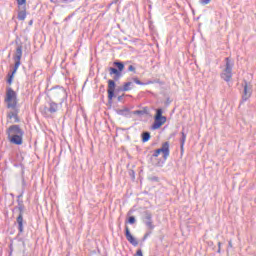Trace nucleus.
Returning <instances> with one entry per match:
<instances>
[{
    "label": "nucleus",
    "mask_w": 256,
    "mask_h": 256,
    "mask_svg": "<svg viewBox=\"0 0 256 256\" xmlns=\"http://www.w3.org/2000/svg\"><path fill=\"white\" fill-rule=\"evenodd\" d=\"M226 64L225 68L221 73V78L226 81V83H229L233 77V67L235 63L229 58H225Z\"/></svg>",
    "instance_id": "1"
},
{
    "label": "nucleus",
    "mask_w": 256,
    "mask_h": 256,
    "mask_svg": "<svg viewBox=\"0 0 256 256\" xmlns=\"http://www.w3.org/2000/svg\"><path fill=\"white\" fill-rule=\"evenodd\" d=\"M52 97L55 101H60V107H63V103L67 101V90L61 86L54 87L52 89Z\"/></svg>",
    "instance_id": "2"
},
{
    "label": "nucleus",
    "mask_w": 256,
    "mask_h": 256,
    "mask_svg": "<svg viewBox=\"0 0 256 256\" xmlns=\"http://www.w3.org/2000/svg\"><path fill=\"white\" fill-rule=\"evenodd\" d=\"M5 102L7 103L8 109L17 108V93L13 89H7Z\"/></svg>",
    "instance_id": "3"
},
{
    "label": "nucleus",
    "mask_w": 256,
    "mask_h": 256,
    "mask_svg": "<svg viewBox=\"0 0 256 256\" xmlns=\"http://www.w3.org/2000/svg\"><path fill=\"white\" fill-rule=\"evenodd\" d=\"M167 123V117L163 116V109L158 108L156 110V115L154 117V123L152 125V129L156 130L162 127Z\"/></svg>",
    "instance_id": "4"
},
{
    "label": "nucleus",
    "mask_w": 256,
    "mask_h": 256,
    "mask_svg": "<svg viewBox=\"0 0 256 256\" xmlns=\"http://www.w3.org/2000/svg\"><path fill=\"white\" fill-rule=\"evenodd\" d=\"M161 153L163 154L164 160L166 161L167 157H169V142H165L162 144V147L155 150L151 156V162L153 163L154 159H157V157H159V155H161Z\"/></svg>",
    "instance_id": "5"
},
{
    "label": "nucleus",
    "mask_w": 256,
    "mask_h": 256,
    "mask_svg": "<svg viewBox=\"0 0 256 256\" xmlns=\"http://www.w3.org/2000/svg\"><path fill=\"white\" fill-rule=\"evenodd\" d=\"M115 67H110V75H114V81H119L121 77H123V69H125V64L123 62H114Z\"/></svg>",
    "instance_id": "6"
},
{
    "label": "nucleus",
    "mask_w": 256,
    "mask_h": 256,
    "mask_svg": "<svg viewBox=\"0 0 256 256\" xmlns=\"http://www.w3.org/2000/svg\"><path fill=\"white\" fill-rule=\"evenodd\" d=\"M16 3L19 9H22L18 11V20L25 21L27 19V0H16Z\"/></svg>",
    "instance_id": "7"
},
{
    "label": "nucleus",
    "mask_w": 256,
    "mask_h": 256,
    "mask_svg": "<svg viewBox=\"0 0 256 256\" xmlns=\"http://www.w3.org/2000/svg\"><path fill=\"white\" fill-rule=\"evenodd\" d=\"M142 221L148 229H155V225L153 224V215L151 214V212H144Z\"/></svg>",
    "instance_id": "8"
},
{
    "label": "nucleus",
    "mask_w": 256,
    "mask_h": 256,
    "mask_svg": "<svg viewBox=\"0 0 256 256\" xmlns=\"http://www.w3.org/2000/svg\"><path fill=\"white\" fill-rule=\"evenodd\" d=\"M115 97V81L108 80V103H113Z\"/></svg>",
    "instance_id": "9"
},
{
    "label": "nucleus",
    "mask_w": 256,
    "mask_h": 256,
    "mask_svg": "<svg viewBox=\"0 0 256 256\" xmlns=\"http://www.w3.org/2000/svg\"><path fill=\"white\" fill-rule=\"evenodd\" d=\"M253 94V89L245 82L244 84V91L242 94V103H245V101H249L251 98V95Z\"/></svg>",
    "instance_id": "10"
},
{
    "label": "nucleus",
    "mask_w": 256,
    "mask_h": 256,
    "mask_svg": "<svg viewBox=\"0 0 256 256\" xmlns=\"http://www.w3.org/2000/svg\"><path fill=\"white\" fill-rule=\"evenodd\" d=\"M125 235H126L127 241H129L131 245H133L134 247H137V245H139V241H137V239L133 237V235L131 234V231L129 230V227L127 226L125 227Z\"/></svg>",
    "instance_id": "11"
},
{
    "label": "nucleus",
    "mask_w": 256,
    "mask_h": 256,
    "mask_svg": "<svg viewBox=\"0 0 256 256\" xmlns=\"http://www.w3.org/2000/svg\"><path fill=\"white\" fill-rule=\"evenodd\" d=\"M25 132L22 131L21 127L19 125H12L9 128V135L14 136V135H24Z\"/></svg>",
    "instance_id": "12"
},
{
    "label": "nucleus",
    "mask_w": 256,
    "mask_h": 256,
    "mask_svg": "<svg viewBox=\"0 0 256 256\" xmlns=\"http://www.w3.org/2000/svg\"><path fill=\"white\" fill-rule=\"evenodd\" d=\"M48 105H49V108H48L49 113H57V111H59V107H62L61 102L57 104L56 102L49 101Z\"/></svg>",
    "instance_id": "13"
},
{
    "label": "nucleus",
    "mask_w": 256,
    "mask_h": 256,
    "mask_svg": "<svg viewBox=\"0 0 256 256\" xmlns=\"http://www.w3.org/2000/svg\"><path fill=\"white\" fill-rule=\"evenodd\" d=\"M11 143H14V145H23V135H14L10 136Z\"/></svg>",
    "instance_id": "14"
},
{
    "label": "nucleus",
    "mask_w": 256,
    "mask_h": 256,
    "mask_svg": "<svg viewBox=\"0 0 256 256\" xmlns=\"http://www.w3.org/2000/svg\"><path fill=\"white\" fill-rule=\"evenodd\" d=\"M21 57H23V46H18L16 48L15 55L13 56L14 61H21Z\"/></svg>",
    "instance_id": "15"
},
{
    "label": "nucleus",
    "mask_w": 256,
    "mask_h": 256,
    "mask_svg": "<svg viewBox=\"0 0 256 256\" xmlns=\"http://www.w3.org/2000/svg\"><path fill=\"white\" fill-rule=\"evenodd\" d=\"M117 115H121L122 117H129L131 111L129 108H123L116 111Z\"/></svg>",
    "instance_id": "16"
},
{
    "label": "nucleus",
    "mask_w": 256,
    "mask_h": 256,
    "mask_svg": "<svg viewBox=\"0 0 256 256\" xmlns=\"http://www.w3.org/2000/svg\"><path fill=\"white\" fill-rule=\"evenodd\" d=\"M17 223L19 233H23V214H19V216L17 217Z\"/></svg>",
    "instance_id": "17"
},
{
    "label": "nucleus",
    "mask_w": 256,
    "mask_h": 256,
    "mask_svg": "<svg viewBox=\"0 0 256 256\" xmlns=\"http://www.w3.org/2000/svg\"><path fill=\"white\" fill-rule=\"evenodd\" d=\"M134 83H136V85H153V83H155L154 81H147V82H141V80H139V78H133Z\"/></svg>",
    "instance_id": "18"
},
{
    "label": "nucleus",
    "mask_w": 256,
    "mask_h": 256,
    "mask_svg": "<svg viewBox=\"0 0 256 256\" xmlns=\"http://www.w3.org/2000/svg\"><path fill=\"white\" fill-rule=\"evenodd\" d=\"M181 139H180V147H181V150L183 151V147H185V141H187V134H185V132H181Z\"/></svg>",
    "instance_id": "19"
},
{
    "label": "nucleus",
    "mask_w": 256,
    "mask_h": 256,
    "mask_svg": "<svg viewBox=\"0 0 256 256\" xmlns=\"http://www.w3.org/2000/svg\"><path fill=\"white\" fill-rule=\"evenodd\" d=\"M151 139V133L149 132H143L142 133V143H147Z\"/></svg>",
    "instance_id": "20"
},
{
    "label": "nucleus",
    "mask_w": 256,
    "mask_h": 256,
    "mask_svg": "<svg viewBox=\"0 0 256 256\" xmlns=\"http://www.w3.org/2000/svg\"><path fill=\"white\" fill-rule=\"evenodd\" d=\"M14 68L12 71V75H15V73H17V69H19V67H21V60H14Z\"/></svg>",
    "instance_id": "21"
},
{
    "label": "nucleus",
    "mask_w": 256,
    "mask_h": 256,
    "mask_svg": "<svg viewBox=\"0 0 256 256\" xmlns=\"http://www.w3.org/2000/svg\"><path fill=\"white\" fill-rule=\"evenodd\" d=\"M147 113L146 110H135L131 112L132 115H137L138 117H143Z\"/></svg>",
    "instance_id": "22"
},
{
    "label": "nucleus",
    "mask_w": 256,
    "mask_h": 256,
    "mask_svg": "<svg viewBox=\"0 0 256 256\" xmlns=\"http://www.w3.org/2000/svg\"><path fill=\"white\" fill-rule=\"evenodd\" d=\"M131 85H133L132 82H126L124 83L123 87H122V91H131Z\"/></svg>",
    "instance_id": "23"
},
{
    "label": "nucleus",
    "mask_w": 256,
    "mask_h": 256,
    "mask_svg": "<svg viewBox=\"0 0 256 256\" xmlns=\"http://www.w3.org/2000/svg\"><path fill=\"white\" fill-rule=\"evenodd\" d=\"M8 117L9 119H15V121H19V118H17V112H10Z\"/></svg>",
    "instance_id": "24"
},
{
    "label": "nucleus",
    "mask_w": 256,
    "mask_h": 256,
    "mask_svg": "<svg viewBox=\"0 0 256 256\" xmlns=\"http://www.w3.org/2000/svg\"><path fill=\"white\" fill-rule=\"evenodd\" d=\"M149 181H153V182L157 183V182H159V177H157V176H150L149 177Z\"/></svg>",
    "instance_id": "25"
},
{
    "label": "nucleus",
    "mask_w": 256,
    "mask_h": 256,
    "mask_svg": "<svg viewBox=\"0 0 256 256\" xmlns=\"http://www.w3.org/2000/svg\"><path fill=\"white\" fill-rule=\"evenodd\" d=\"M200 5H209L211 3V0H200Z\"/></svg>",
    "instance_id": "26"
},
{
    "label": "nucleus",
    "mask_w": 256,
    "mask_h": 256,
    "mask_svg": "<svg viewBox=\"0 0 256 256\" xmlns=\"http://www.w3.org/2000/svg\"><path fill=\"white\" fill-rule=\"evenodd\" d=\"M128 222L130 223V225H133V223H135V218L133 216H130Z\"/></svg>",
    "instance_id": "27"
},
{
    "label": "nucleus",
    "mask_w": 256,
    "mask_h": 256,
    "mask_svg": "<svg viewBox=\"0 0 256 256\" xmlns=\"http://www.w3.org/2000/svg\"><path fill=\"white\" fill-rule=\"evenodd\" d=\"M128 71H132L133 73H135V67L133 65H130L128 67Z\"/></svg>",
    "instance_id": "28"
},
{
    "label": "nucleus",
    "mask_w": 256,
    "mask_h": 256,
    "mask_svg": "<svg viewBox=\"0 0 256 256\" xmlns=\"http://www.w3.org/2000/svg\"><path fill=\"white\" fill-rule=\"evenodd\" d=\"M136 256H143V251L141 249L137 250Z\"/></svg>",
    "instance_id": "29"
},
{
    "label": "nucleus",
    "mask_w": 256,
    "mask_h": 256,
    "mask_svg": "<svg viewBox=\"0 0 256 256\" xmlns=\"http://www.w3.org/2000/svg\"><path fill=\"white\" fill-rule=\"evenodd\" d=\"M13 74L10 75L9 79H8V83L11 84L13 83Z\"/></svg>",
    "instance_id": "30"
},
{
    "label": "nucleus",
    "mask_w": 256,
    "mask_h": 256,
    "mask_svg": "<svg viewBox=\"0 0 256 256\" xmlns=\"http://www.w3.org/2000/svg\"><path fill=\"white\" fill-rule=\"evenodd\" d=\"M228 247L231 249L233 248V242L231 240L228 241Z\"/></svg>",
    "instance_id": "31"
},
{
    "label": "nucleus",
    "mask_w": 256,
    "mask_h": 256,
    "mask_svg": "<svg viewBox=\"0 0 256 256\" xmlns=\"http://www.w3.org/2000/svg\"><path fill=\"white\" fill-rule=\"evenodd\" d=\"M71 17H73V15H69L68 17H66V18L64 19V21H69V19H71Z\"/></svg>",
    "instance_id": "32"
},
{
    "label": "nucleus",
    "mask_w": 256,
    "mask_h": 256,
    "mask_svg": "<svg viewBox=\"0 0 256 256\" xmlns=\"http://www.w3.org/2000/svg\"><path fill=\"white\" fill-rule=\"evenodd\" d=\"M149 235H151V233H146V234L144 235V239H147V237H149Z\"/></svg>",
    "instance_id": "33"
},
{
    "label": "nucleus",
    "mask_w": 256,
    "mask_h": 256,
    "mask_svg": "<svg viewBox=\"0 0 256 256\" xmlns=\"http://www.w3.org/2000/svg\"><path fill=\"white\" fill-rule=\"evenodd\" d=\"M73 0H63V3H71Z\"/></svg>",
    "instance_id": "34"
},
{
    "label": "nucleus",
    "mask_w": 256,
    "mask_h": 256,
    "mask_svg": "<svg viewBox=\"0 0 256 256\" xmlns=\"http://www.w3.org/2000/svg\"><path fill=\"white\" fill-rule=\"evenodd\" d=\"M218 249H221V242H218Z\"/></svg>",
    "instance_id": "35"
},
{
    "label": "nucleus",
    "mask_w": 256,
    "mask_h": 256,
    "mask_svg": "<svg viewBox=\"0 0 256 256\" xmlns=\"http://www.w3.org/2000/svg\"><path fill=\"white\" fill-rule=\"evenodd\" d=\"M121 99H123V96L118 97V101H121Z\"/></svg>",
    "instance_id": "36"
},
{
    "label": "nucleus",
    "mask_w": 256,
    "mask_h": 256,
    "mask_svg": "<svg viewBox=\"0 0 256 256\" xmlns=\"http://www.w3.org/2000/svg\"><path fill=\"white\" fill-rule=\"evenodd\" d=\"M217 253H221V248H218Z\"/></svg>",
    "instance_id": "37"
},
{
    "label": "nucleus",
    "mask_w": 256,
    "mask_h": 256,
    "mask_svg": "<svg viewBox=\"0 0 256 256\" xmlns=\"http://www.w3.org/2000/svg\"><path fill=\"white\" fill-rule=\"evenodd\" d=\"M153 165L159 166V163H154V162H153Z\"/></svg>",
    "instance_id": "38"
},
{
    "label": "nucleus",
    "mask_w": 256,
    "mask_h": 256,
    "mask_svg": "<svg viewBox=\"0 0 256 256\" xmlns=\"http://www.w3.org/2000/svg\"><path fill=\"white\" fill-rule=\"evenodd\" d=\"M33 24V21H30V25H32Z\"/></svg>",
    "instance_id": "39"
}]
</instances>
